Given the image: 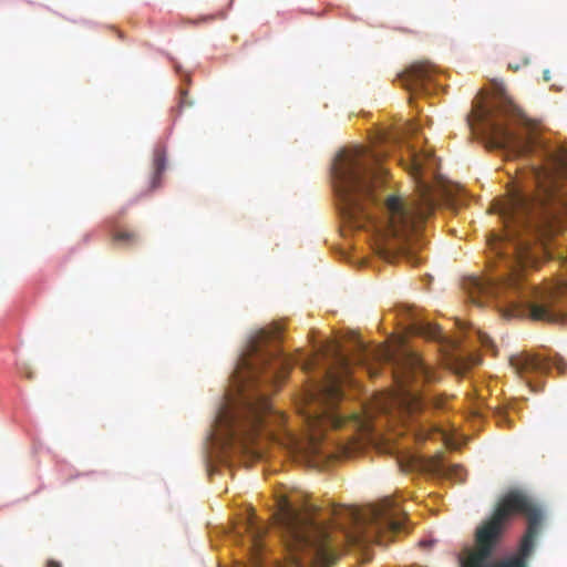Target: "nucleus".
Listing matches in <instances>:
<instances>
[{
    "label": "nucleus",
    "mask_w": 567,
    "mask_h": 567,
    "mask_svg": "<svg viewBox=\"0 0 567 567\" xmlns=\"http://www.w3.org/2000/svg\"><path fill=\"white\" fill-rule=\"evenodd\" d=\"M281 333V328L276 326L261 329L251 337L233 375L239 392L238 403L225 405L218 414V423L226 444L231 447L238 445L248 451L257 437L265 434L302 451L309 462L318 465L331 454L322 441L327 429L350 424L355 430L369 431V419L360 413L346 415L337 409L343 396L342 383L350 374V359L338 344H328L322 349V355L331 357L336 371L324 369L322 380L307 391L301 414L309 433L307 441L299 443L286 429V416L274 409L267 392L261 390L262 386L277 388L295 363V359L284 354L279 347Z\"/></svg>",
    "instance_id": "1"
},
{
    "label": "nucleus",
    "mask_w": 567,
    "mask_h": 567,
    "mask_svg": "<svg viewBox=\"0 0 567 567\" xmlns=\"http://www.w3.org/2000/svg\"><path fill=\"white\" fill-rule=\"evenodd\" d=\"M408 158L402 165L417 183V194L412 198L389 195L379 203L377 190L384 183L385 171L379 157L355 146L342 150L332 166L333 189L342 218L353 228L373 227L386 238L401 243L417 237L424 223L434 212L432 187L422 178L434 174L436 158L427 150L416 151L408 145Z\"/></svg>",
    "instance_id": "2"
},
{
    "label": "nucleus",
    "mask_w": 567,
    "mask_h": 567,
    "mask_svg": "<svg viewBox=\"0 0 567 567\" xmlns=\"http://www.w3.org/2000/svg\"><path fill=\"white\" fill-rule=\"evenodd\" d=\"M276 519L293 564L330 567L343 540L361 545L403 532L406 511L392 496L361 509L332 505L326 513L311 502L297 506L282 498Z\"/></svg>",
    "instance_id": "3"
},
{
    "label": "nucleus",
    "mask_w": 567,
    "mask_h": 567,
    "mask_svg": "<svg viewBox=\"0 0 567 567\" xmlns=\"http://www.w3.org/2000/svg\"><path fill=\"white\" fill-rule=\"evenodd\" d=\"M533 497L522 489L508 491L496 504L492 515L477 526L474 543L460 553L461 567H494L495 555L509 520L532 509Z\"/></svg>",
    "instance_id": "4"
},
{
    "label": "nucleus",
    "mask_w": 567,
    "mask_h": 567,
    "mask_svg": "<svg viewBox=\"0 0 567 567\" xmlns=\"http://www.w3.org/2000/svg\"><path fill=\"white\" fill-rule=\"evenodd\" d=\"M400 360L401 375H395L400 393L394 399L395 402L410 414L422 411L429 404L436 409L443 408L444 399L442 396L422 395L416 389L421 383L437 381V372L425 363L416 352L410 350L404 351Z\"/></svg>",
    "instance_id": "5"
},
{
    "label": "nucleus",
    "mask_w": 567,
    "mask_h": 567,
    "mask_svg": "<svg viewBox=\"0 0 567 567\" xmlns=\"http://www.w3.org/2000/svg\"><path fill=\"white\" fill-rule=\"evenodd\" d=\"M524 517L527 520V528L519 542L517 551L498 559L494 567H528V559L534 553L536 539L540 534L545 520V512L533 498L532 509L526 512Z\"/></svg>",
    "instance_id": "6"
},
{
    "label": "nucleus",
    "mask_w": 567,
    "mask_h": 567,
    "mask_svg": "<svg viewBox=\"0 0 567 567\" xmlns=\"http://www.w3.org/2000/svg\"><path fill=\"white\" fill-rule=\"evenodd\" d=\"M436 68L427 61L413 63L400 76L402 85L409 91L430 93L435 86Z\"/></svg>",
    "instance_id": "7"
},
{
    "label": "nucleus",
    "mask_w": 567,
    "mask_h": 567,
    "mask_svg": "<svg viewBox=\"0 0 567 567\" xmlns=\"http://www.w3.org/2000/svg\"><path fill=\"white\" fill-rule=\"evenodd\" d=\"M511 365L517 374L525 377L529 373H545L549 363L534 354H518L511 358Z\"/></svg>",
    "instance_id": "8"
},
{
    "label": "nucleus",
    "mask_w": 567,
    "mask_h": 567,
    "mask_svg": "<svg viewBox=\"0 0 567 567\" xmlns=\"http://www.w3.org/2000/svg\"><path fill=\"white\" fill-rule=\"evenodd\" d=\"M245 529L249 534L254 547L258 548L260 546L259 542L266 533V527L259 524L256 516L251 514L245 522Z\"/></svg>",
    "instance_id": "9"
},
{
    "label": "nucleus",
    "mask_w": 567,
    "mask_h": 567,
    "mask_svg": "<svg viewBox=\"0 0 567 567\" xmlns=\"http://www.w3.org/2000/svg\"><path fill=\"white\" fill-rule=\"evenodd\" d=\"M153 167H154V177L152 182V186L156 187L159 183V178L162 173L166 168V158L165 153L162 150H156L154 153V159H153Z\"/></svg>",
    "instance_id": "10"
},
{
    "label": "nucleus",
    "mask_w": 567,
    "mask_h": 567,
    "mask_svg": "<svg viewBox=\"0 0 567 567\" xmlns=\"http://www.w3.org/2000/svg\"><path fill=\"white\" fill-rule=\"evenodd\" d=\"M112 239L113 241L123 243L127 246H132L138 241V235L133 230L117 229L114 230Z\"/></svg>",
    "instance_id": "11"
},
{
    "label": "nucleus",
    "mask_w": 567,
    "mask_h": 567,
    "mask_svg": "<svg viewBox=\"0 0 567 567\" xmlns=\"http://www.w3.org/2000/svg\"><path fill=\"white\" fill-rule=\"evenodd\" d=\"M478 362V358L474 355L470 358H456L453 363V370L456 374H464L472 365Z\"/></svg>",
    "instance_id": "12"
},
{
    "label": "nucleus",
    "mask_w": 567,
    "mask_h": 567,
    "mask_svg": "<svg viewBox=\"0 0 567 567\" xmlns=\"http://www.w3.org/2000/svg\"><path fill=\"white\" fill-rule=\"evenodd\" d=\"M426 329H427V331L424 333L426 334L427 338L433 339V340H437L441 338V330L439 328L427 327Z\"/></svg>",
    "instance_id": "13"
},
{
    "label": "nucleus",
    "mask_w": 567,
    "mask_h": 567,
    "mask_svg": "<svg viewBox=\"0 0 567 567\" xmlns=\"http://www.w3.org/2000/svg\"><path fill=\"white\" fill-rule=\"evenodd\" d=\"M480 340L484 347H486V348L493 347V341L487 334H485V333L480 334Z\"/></svg>",
    "instance_id": "14"
},
{
    "label": "nucleus",
    "mask_w": 567,
    "mask_h": 567,
    "mask_svg": "<svg viewBox=\"0 0 567 567\" xmlns=\"http://www.w3.org/2000/svg\"><path fill=\"white\" fill-rule=\"evenodd\" d=\"M316 358L309 359L302 363V369L308 371L313 368Z\"/></svg>",
    "instance_id": "15"
},
{
    "label": "nucleus",
    "mask_w": 567,
    "mask_h": 567,
    "mask_svg": "<svg viewBox=\"0 0 567 567\" xmlns=\"http://www.w3.org/2000/svg\"><path fill=\"white\" fill-rule=\"evenodd\" d=\"M556 368L557 370L560 372V373H564L566 368H567V363H565L561 359H559L557 362H556Z\"/></svg>",
    "instance_id": "16"
},
{
    "label": "nucleus",
    "mask_w": 567,
    "mask_h": 567,
    "mask_svg": "<svg viewBox=\"0 0 567 567\" xmlns=\"http://www.w3.org/2000/svg\"><path fill=\"white\" fill-rule=\"evenodd\" d=\"M47 567H61V564L56 560L51 559L47 563Z\"/></svg>",
    "instance_id": "17"
},
{
    "label": "nucleus",
    "mask_w": 567,
    "mask_h": 567,
    "mask_svg": "<svg viewBox=\"0 0 567 567\" xmlns=\"http://www.w3.org/2000/svg\"><path fill=\"white\" fill-rule=\"evenodd\" d=\"M498 423H508L507 416L504 413L498 415Z\"/></svg>",
    "instance_id": "18"
},
{
    "label": "nucleus",
    "mask_w": 567,
    "mask_h": 567,
    "mask_svg": "<svg viewBox=\"0 0 567 567\" xmlns=\"http://www.w3.org/2000/svg\"><path fill=\"white\" fill-rule=\"evenodd\" d=\"M544 80H545L546 82H548V81L550 80V75H549V71H548V70H545V71H544Z\"/></svg>",
    "instance_id": "19"
},
{
    "label": "nucleus",
    "mask_w": 567,
    "mask_h": 567,
    "mask_svg": "<svg viewBox=\"0 0 567 567\" xmlns=\"http://www.w3.org/2000/svg\"><path fill=\"white\" fill-rule=\"evenodd\" d=\"M383 355L386 358V360H392V355L389 353V351H385Z\"/></svg>",
    "instance_id": "20"
},
{
    "label": "nucleus",
    "mask_w": 567,
    "mask_h": 567,
    "mask_svg": "<svg viewBox=\"0 0 567 567\" xmlns=\"http://www.w3.org/2000/svg\"><path fill=\"white\" fill-rule=\"evenodd\" d=\"M508 68L514 70V71L518 70V65H513L512 63L508 64Z\"/></svg>",
    "instance_id": "21"
}]
</instances>
